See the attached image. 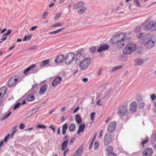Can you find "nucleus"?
Masks as SVG:
<instances>
[{"instance_id": "nucleus-28", "label": "nucleus", "mask_w": 156, "mask_h": 156, "mask_svg": "<svg viewBox=\"0 0 156 156\" xmlns=\"http://www.w3.org/2000/svg\"><path fill=\"white\" fill-rule=\"evenodd\" d=\"M7 89L6 87H3L0 88V92L5 95L6 94Z\"/></svg>"}, {"instance_id": "nucleus-22", "label": "nucleus", "mask_w": 156, "mask_h": 156, "mask_svg": "<svg viewBox=\"0 0 156 156\" xmlns=\"http://www.w3.org/2000/svg\"><path fill=\"white\" fill-rule=\"evenodd\" d=\"M65 29L64 28H62L60 29H57L55 31H54L52 32H50L48 33L49 34H57L59 32L62 31V30H64Z\"/></svg>"}, {"instance_id": "nucleus-20", "label": "nucleus", "mask_w": 156, "mask_h": 156, "mask_svg": "<svg viewBox=\"0 0 156 156\" xmlns=\"http://www.w3.org/2000/svg\"><path fill=\"white\" fill-rule=\"evenodd\" d=\"M85 127V126L84 124H82L79 126L78 129L77 131V133H79L80 132H83V131Z\"/></svg>"}, {"instance_id": "nucleus-24", "label": "nucleus", "mask_w": 156, "mask_h": 156, "mask_svg": "<svg viewBox=\"0 0 156 156\" xmlns=\"http://www.w3.org/2000/svg\"><path fill=\"white\" fill-rule=\"evenodd\" d=\"M106 151L108 155L113 153V148L111 146L108 147L106 149Z\"/></svg>"}, {"instance_id": "nucleus-52", "label": "nucleus", "mask_w": 156, "mask_h": 156, "mask_svg": "<svg viewBox=\"0 0 156 156\" xmlns=\"http://www.w3.org/2000/svg\"><path fill=\"white\" fill-rule=\"evenodd\" d=\"M25 127V126L24 124L23 123H21L19 126V128L20 129H24Z\"/></svg>"}, {"instance_id": "nucleus-45", "label": "nucleus", "mask_w": 156, "mask_h": 156, "mask_svg": "<svg viewBox=\"0 0 156 156\" xmlns=\"http://www.w3.org/2000/svg\"><path fill=\"white\" fill-rule=\"evenodd\" d=\"M148 141V139H145L141 143V144L143 146V147L144 146V145L146 143H147Z\"/></svg>"}, {"instance_id": "nucleus-1", "label": "nucleus", "mask_w": 156, "mask_h": 156, "mask_svg": "<svg viewBox=\"0 0 156 156\" xmlns=\"http://www.w3.org/2000/svg\"><path fill=\"white\" fill-rule=\"evenodd\" d=\"M126 35V33L125 32L116 34L111 38L110 41L112 44H117L120 48L124 45V40Z\"/></svg>"}, {"instance_id": "nucleus-10", "label": "nucleus", "mask_w": 156, "mask_h": 156, "mask_svg": "<svg viewBox=\"0 0 156 156\" xmlns=\"http://www.w3.org/2000/svg\"><path fill=\"white\" fill-rule=\"evenodd\" d=\"M137 108V104L136 101H134L131 103L129 106V110L131 112H134L136 111Z\"/></svg>"}, {"instance_id": "nucleus-29", "label": "nucleus", "mask_w": 156, "mask_h": 156, "mask_svg": "<svg viewBox=\"0 0 156 156\" xmlns=\"http://www.w3.org/2000/svg\"><path fill=\"white\" fill-rule=\"evenodd\" d=\"M86 9V8L85 7H83L80 9L78 11V13L79 14H82L84 12Z\"/></svg>"}, {"instance_id": "nucleus-17", "label": "nucleus", "mask_w": 156, "mask_h": 156, "mask_svg": "<svg viewBox=\"0 0 156 156\" xmlns=\"http://www.w3.org/2000/svg\"><path fill=\"white\" fill-rule=\"evenodd\" d=\"M108 47L107 44H105L101 46L97 50L98 52H100L102 51H104L108 49Z\"/></svg>"}, {"instance_id": "nucleus-51", "label": "nucleus", "mask_w": 156, "mask_h": 156, "mask_svg": "<svg viewBox=\"0 0 156 156\" xmlns=\"http://www.w3.org/2000/svg\"><path fill=\"white\" fill-rule=\"evenodd\" d=\"M12 30H9L6 33H5L4 34H3V36H5V35H6V36L7 35H8L9 34L11 33V32H12Z\"/></svg>"}, {"instance_id": "nucleus-40", "label": "nucleus", "mask_w": 156, "mask_h": 156, "mask_svg": "<svg viewBox=\"0 0 156 156\" xmlns=\"http://www.w3.org/2000/svg\"><path fill=\"white\" fill-rule=\"evenodd\" d=\"M95 113L94 112H92L90 115V119L91 120H93L94 118Z\"/></svg>"}, {"instance_id": "nucleus-25", "label": "nucleus", "mask_w": 156, "mask_h": 156, "mask_svg": "<svg viewBox=\"0 0 156 156\" xmlns=\"http://www.w3.org/2000/svg\"><path fill=\"white\" fill-rule=\"evenodd\" d=\"M67 129V125L66 123H65L62 126V133L63 135L65 134Z\"/></svg>"}, {"instance_id": "nucleus-63", "label": "nucleus", "mask_w": 156, "mask_h": 156, "mask_svg": "<svg viewBox=\"0 0 156 156\" xmlns=\"http://www.w3.org/2000/svg\"><path fill=\"white\" fill-rule=\"evenodd\" d=\"M16 131V129L14 130V131L13 132L11 133V137H12L13 136V135L15 133Z\"/></svg>"}, {"instance_id": "nucleus-21", "label": "nucleus", "mask_w": 156, "mask_h": 156, "mask_svg": "<svg viewBox=\"0 0 156 156\" xmlns=\"http://www.w3.org/2000/svg\"><path fill=\"white\" fill-rule=\"evenodd\" d=\"M75 118L76 122L79 125L81 124L82 122V120L79 115H75Z\"/></svg>"}, {"instance_id": "nucleus-5", "label": "nucleus", "mask_w": 156, "mask_h": 156, "mask_svg": "<svg viewBox=\"0 0 156 156\" xmlns=\"http://www.w3.org/2000/svg\"><path fill=\"white\" fill-rule=\"evenodd\" d=\"M118 114L120 117H122L127 115L128 113L127 105H122L119 106L118 108Z\"/></svg>"}, {"instance_id": "nucleus-13", "label": "nucleus", "mask_w": 156, "mask_h": 156, "mask_svg": "<svg viewBox=\"0 0 156 156\" xmlns=\"http://www.w3.org/2000/svg\"><path fill=\"white\" fill-rule=\"evenodd\" d=\"M62 80L61 77H57L54 80L52 83V86L53 87H55L57 85L60 83Z\"/></svg>"}, {"instance_id": "nucleus-57", "label": "nucleus", "mask_w": 156, "mask_h": 156, "mask_svg": "<svg viewBox=\"0 0 156 156\" xmlns=\"http://www.w3.org/2000/svg\"><path fill=\"white\" fill-rule=\"evenodd\" d=\"M143 34L142 33H141L140 34H138V35H137V36L139 38H141L143 37Z\"/></svg>"}, {"instance_id": "nucleus-16", "label": "nucleus", "mask_w": 156, "mask_h": 156, "mask_svg": "<svg viewBox=\"0 0 156 156\" xmlns=\"http://www.w3.org/2000/svg\"><path fill=\"white\" fill-rule=\"evenodd\" d=\"M48 88V86L46 85L43 86L40 89L39 94L41 95L44 94L47 91Z\"/></svg>"}, {"instance_id": "nucleus-26", "label": "nucleus", "mask_w": 156, "mask_h": 156, "mask_svg": "<svg viewBox=\"0 0 156 156\" xmlns=\"http://www.w3.org/2000/svg\"><path fill=\"white\" fill-rule=\"evenodd\" d=\"M34 99V96L32 94L29 95L27 96V101H33Z\"/></svg>"}, {"instance_id": "nucleus-19", "label": "nucleus", "mask_w": 156, "mask_h": 156, "mask_svg": "<svg viewBox=\"0 0 156 156\" xmlns=\"http://www.w3.org/2000/svg\"><path fill=\"white\" fill-rule=\"evenodd\" d=\"M69 142L68 140L64 141L62 145L61 148L62 151H64L66 148Z\"/></svg>"}, {"instance_id": "nucleus-14", "label": "nucleus", "mask_w": 156, "mask_h": 156, "mask_svg": "<svg viewBox=\"0 0 156 156\" xmlns=\"http://www.w3.org/2000/svg\"><path fill=\"white\" fill-rule=\"evenodd\" d=\"M65 58L63 55H60L58 56L55 60V62L56 63H60L62 62Z\"/></svg>"}, {"instance_id": "nucleus-15", "label": "nucleus", "mask_w": 156, "mask_h": 156, "mask_svg": "<svg viewBox=\"0 0 156 156\" xmlns=\"http://www.w3.org/2000/svg\"><path fill=\"white\" fill-rule=\"evenodd\" d=\"M36 66V65L35 64H33L31 65L28 68L26 69L23 72V73L26 75H28L29 74V72L30 70H33L34 69Z\"/></svg>"}, {"instance_id": "nucleus-56", "label": "nucleus", "mask_w": 156, "mask_h": 156, "mask_svg": "<svg viewBox=\"0 0 156 156\" xmlns=\"http://www.w3.org/2000/svg\"><path fill=\"white\" fill-rule=\"evenodd\" d=\"M69 151V149H66L64 151V154H63L64 156H65L66 154L68 153Z\"/></svg>"}, {"instance_id": "nucleus-4", "label": "nucleus", "mask_w": 156, "mask_h": 156, "mask_svg": "<svg viewBox=\"0 0 156 156\" xmlns=\"http://www.w3.org/2000/svg\"><path fill=\"white\" fill-rule=\"evenodd\" d=\"M20 82L19 77L14 76L11 77L7 82V86L9 87H14Z\"/></svg>"}, {"instance_id": "nucleus-54", "label": "nucleus", "mask_w": 156, "mask_h": 156, "mask_svg": "<svg viewBox=\"0 0 156 156\" xmlns=\"http://www.w3.org/2000/svg\"><path fill=\"white\" fill-rule=\"evenodd\" d=\"M48 15V12H46L43 15V18H44V19H46L47 18Z\"/></svg>"}, {"instance_id": "nucleus-27", "label": "nucleus", "mask_w": 156, "mask_h": 156, "mask_svg": "<svg viewBox=\"0 0 156 156\" xmlns=\"http://www.w3.org/2000/svg\"><path fill=\"white\" fill-rule=\"evenodd\" d=\"M11 113V112H10L8 113H6L4 116L1 118V121H3L5 119L8 118V117L10 115Z\"/></svg>"}, {"instance_id": "nucleus-30", "label": "nucleus", "mask_w": 156, "mask_h": 156, "mask_svg": "<svg viewBox=\"0 0 156 156\" xmlns=\"http://www.w3.org/2000/svg\"><path fill=\"white\" fill-rule=\"evenodd\" d=\"M49 62V60H46L42 62L40 64L41 66H43L47 64Z\"/></svg>"}, {"instance_id": "nucleus-8", "label": "nucleus", "mask_w": 156, "mask_h": 156, "mask_svg": "<svg viewBox=\"0 0 156 156\" xmlns=\"http://www.w3.org/2000/svg\"><path fill=\"white\" fill-rule=\"evenodd\" d=\"M117 123L116 122H112L108 125L107 130L108 132L112 133L115 130L116 126Z\"/></svg>"}, {"instance_id": "nucleus-31", "label": "nucleus", "mask_w": 156, "mask_h": 156, "mask_svg": "<svg viewBox=\"0 0 156 156\" xmlns=\"http://www.w3.org/2000/svg\"><path fill=\"white\" fill-rule=\"evenodd\" d=\"M122 67V66H119L116 67H114L112 68V70L111 71L112 72H113L115 71L117 69H121Z\"/></svg>"}, {"instance_id": "nucleus-41", "label": "nucleus", "mask_w": 156, "mask_h": 156, "mask_svg": "<svg viewBox=\"0 0 156 156\" xmlns=\"http://www.w3.org/2000/svg\"><path fill=\"white\" fill-rule=\"evenodd\" d=\"M99 143L98 142H95L94 144V148L95 150H96L98 149V147L99 146Z\"/></svg>"}, {"instance_id": "nucleus-47", "label": "nucleus", "mask_w": 156, "mask_h": 156, "mask_svg": "<svg viewBox=\"0 0 156 156\" xmlns=\"http://www.w3.org/2000/svg\"><path fill=\"white\" fill-rule=\"evenodd\" d=\"M134 2L136 4V6L137 7H140V2H139V0H134Z\"/></svg>"}, {"instance_id": "nucleus-42", "label": "nucleus", "mask_w": 156, "mask_h": 156, "mask_svg": "<svg viewBox=\"0 0 156 156\" xmlns=\"http://www.w3.org/2000/svg\"><path fill=\"white\" fill-rule=\"evenodd\" d=\"M145 106V103L144 102H141L140 103L139 107L140 108H143Z\"/></svg>"}, {"instance_id": "nucleus-39", "label": "nucleus", "mask_w": 156, "mask_h": 156, "mask_svg": "<svg viewBox=\"0 0 156 156\" xmlns=\"http://www.w3.org/2000/svg\"><path fill=\"white\" fill-rule=\"evenodd\" d=\"M61 13H58L56 14V16L55 18V20H58L61 16Z\"/></svg>"}, {"instance_id": "nucleus-44", "label": "nucleus", "mask_w": 156, "mask_h": 156, "mask_svg": "<svg viewBox=\"0 0 156 156\" xmlns=\"http://www.w3.org/2000/svg\"><path fill=\"white\" fill-rule=\"evenodd\" d=\"M37 47L36 45H33L29 48V50H35L37 49Z\"/></svg>"}, {"instance_id": "nucleus-2", "label": "nucleus", "mask_w": 156, "mask_h": 156, "mask_svg": "<svg viewBox=\"0 0 156 156\" xmlns=\"http://www.w3.org/2000/svg\"><path fill=\"white\" fill-rule=\"evenodd\" d=\"M77 57L79 58V60L80 61L79 65L80 69L81 70L87 69L91 62L90 58H86L82 60L84 56L80 54H78Z\"/></svg>"}, {"instance_id": "nucleus-64", "label": "nucleus", "mask_w": 156, "mask_h": 156, "mask_svg": "<svg viewBox=\"0 0 156 156\" xmlns=\"http://www.w3.org/2000/svg\"><path fill=\"white\" fill-rule=\"evenodd\" d=\"M74 141H75L74 138H72L71 139V140H70V143H73L74 142Z\"/></svg>"}, {"instance_id": "nucleus-61", "label": "nucleus", "mask_w": 156, "mask_h": 156, "mask_svg": "<svg viewBox=\"0 0 156 156\" xmlns=\"http://www.w3.org/2000/svg\"><path fill=\"white\" fill-rule=\"evenodd\" d=\"M79 109V106L77 107L73 111V112L74 113H76L78 110Z\"/></svg>"}, {"instance_id": "nucleus-11", "label": "nucleus", "mask_w": 156, "mask_h": 156, "mask_svg": "<svg viewBox=\"0 0 156 156\" xmlns=\"http://www.w3.org/2000/svg\"><path fill=\"white\" fill-rule=\"evenodd\" d=\"M153 153V149L151 148H146L143 153V156H151Z\"/></svg>"}, {"instance_id": "nucleus-9", "label": "nucleus", "mask_w": 156, "mask_h": 156, "mask_svg": "<svg viewBox=\"0 0 156 156\" xmlns=\"http://www.w3.org/2000/svg\"><path fill=\"white\" fill-rule=\"evenodd\" d=\"M112 135L110 134H106L104 136V143L105 145H109L112 141Z\"/></svg>"}, {"instance_id": "nucleus-12", "label": "nucleus", "mask_w": 156, "mask_h": 156, "mask_svg": "<svg viewBox=\"0 0 156 156\" xmlns=\"http://www.w3.org/2000/svg\"><path fill=\"white\" fill-rule=\"evenodd\" d=\"M155 45V42L150 39L147 41L145 43V47L146 48L150 49L153 47Z\"/></svg>"}, {"instance_id": "nucleus-33", "label": "nucleus", "mask_w": 156, "mask_h": 156, "mask_svg": "<svg viewBox=\"0 0 156 156\" xmlns=\"http://www.w3.org/2000/svg\"><path fill=\"white\" fill-rule=\"evenodd\" d=\"M96 48L95 46H92L90 49V51L92 54L94 53L96 50Z\"/></svg>"}, {"instance_id": "nucleus-36", "label": "nucleus", "mask_w": 156, "mask_h": 156, "mask_svg": "<svg viewBox=\"0 0 156 156\" xmlns=\"http://www.w3.org/2000/svg\"><path fill=\"white\" fill-rule=\"evenodd\" d=\"M37 128H45L46 127V126L44 125H41V124H38L36 126Z\"/></svg>"}, {"instance_id": "nucleus-49", "label": "nucleus", "mask_w": 156, "mask_h": 156, "mask_svg": "<svg viewBox=\"0 0 156 156\" xmlns=\"http://www.w3.org/2000/svg\"><path fill=\"white\" fill-rule=\"evenodd\" d=\"M10 134H8L7 136H6L4 138V141L5 142H6L8 139L9 138V137H10Z\"/></svg>"}, {"instance_id": "nucleus-32", "label": "nucleus", "mask_w": 156, "mask_h": 156, "mask_svg": "<svg viewBox=\"0 0 156 156\" xmlns=\"http://www.w3.org/2000/svg\"><path fill=\"white\" fill-rule=\"evenodd\" d=\"M31 38V36L30 35H25L24 38L23 40V41H25L30 40Z\"/></svg>"}, {"instance_id": "nucleus-35", "label": "nucleus", "mask_w": 156, "mask_h": 156, "mask_svg": "<svg viewBox=\"0 0 156 156\" xmlns=\"http://www.w3.org/2000/svg\"><path fill=\"white\" fill-rule=\"evenodd\" d=\"M141 29V27L140 26H138L135 28L134 29V31L136 33H138L140 31Z\"/></svg>"}, {"instance_id": "nucleus-38", "label": "nucleus", "mask_w": 156, "mask_h": 156, "mask_svg": "<svg viewBox=\"0 0 156 156\" xmlns=\"http://www.w3.org/2000/svg\"><path fill=\"white\" fill-rule=\"evenodd\" d=\"M144 63L143 61L141 59L138 60L137 61V64L138 65H140L143 64Z\"/></svg>"}, {"instance_id": "nucleus-23", "label": "nucleus", "mask_w": 156, "mask_h": 156, "mask_svg": "<svg viewBox=\"0 0 156 156\" xmlns=\"http://www.w3.org/2000/svg\"><path fill=\"white\" fill-rule=\"evenodd\" d=\"M76 125L73 123L70 124L69 126V131L71 132H73L75 130Z\"/></svg>"}, {"instance_id": "nucleus-55", "label": "nucleus", "mask_w": 156, "mask_h": 156, "mask_svg": "<svg viewBox=\"0 0 156 156\" xmlns=\"http://www.w3.org/2000/svg\"><path fill=\"white\" fill-rule=\"evenodd\" d=\"M93 141L92 140L90 143V145H89V149H91L92 147V146H93Z\"/></svg>"}, {"instance_id": "nucleus-60", "label": "nucleus", "mask_w": 156, "mask_h": 156, "mask_svg": "<svg viewBox=\"0 0 156 156\" xmlns=\"http://www.w3.org/2000/svg\"><path fill=\"white\" fill-rule=\"evenodd\" d=\"M101 71H102V69H99V70H98V75L99 76L101 74Z\"/></svg>"}, {"instance_id": "nucleus-18", "label": "nucleus", "mask_w": 156, "mask_h": 156, "mask_svg": "<svg viewBox=\"0 0 156 156\" xmlns=\"http://www.w3.org/2000/svg\"><path fill=\"white\" fill-rule=\"evenodd\" d=\"M84 5V3L82 1L79 2L76 4L74 6V9H78L82 7Z\"/></svg>"}, {"instance_id": "nucleus-43", "label": "nucleus", "mask_w": 156, "mask_h": 156, "mask_svg": "<svg viewBox=\"0 0 156 156\" xmlns=\"http://www.w3.org/2000/svg\"><path fill=\"white\" fill-rule=\"evenodd\" d=\"M151 98L152 101H154L156 98V96L154 94L151 95Z\"/></svg>"}, {"instance_id": "nucleus-34", "label": "nucleus", "mask_w": 156, "mask_h": 156, "mask_svg": "<svg viewBox=\"0 0 156 156\" xmlns=\"http://www.w3.org/2000/svg\"><path fill=\"white\" fill-rule=\"evenodd\" d=\"M82 150L81 149H79L77 150L75 154L79 155V156H80L82 154Z\"/></svg>"}, {"instance_id": "nucleus-48", "label": "nucleus", "mask_w": 156, "mask_h": 156, "mask_svg": "<svg viewBox=\"0 0 156 156\" xmlns=\"http://www.w3.org/2000/svg\"><path fill=\"white\" fill-rule=\"evenodd\" d=\"M102 102L101 101V100L100 99H99L97 101L96 104L97 105L102 106Z\"/></svg>"}, {"instance_id": "nucleus-3", "label": "nucleus", "mask_w": 156, "mask_h": 156, "mask_svg": "<svg viewBox=\"0 0 156 156\" xmlns=\"http://www.w3.org/2000/svg\"><path fill=\"white\" fill-rule=\"evenodd\" d=\"M136 45L133 43H129L123 49L122 52L124 54H129L132 53L136 49Z\"/></svg>"}, {"instance_id": "nucleus-50", "label": "nucleus", "mask_w": 156, "mask_h": 156, "mask_svg": "<svg viewBox=\"0 0 156 156\" xmlns=\"http://www.w3.org/2000/svg\"><path fill=\"white\" fill-rule=\"evenodd\" d=\"M20 105V103H17L16 105H14V110H15L18 108Z\"/></svg>"}, {"instance_id": "nucleus-37", "label": "nucleus", "mask_w": 156, "mask_h": 156, "mask_svg": "<svg viewBox=\"0 0 156 156\" xmlns=\"http://www.w3.org/2000/svg\"><path fill=\"white\" fill-rule=\"evenodd\" d=\"M62 25V23H56L51 26L52 27H56L61 26Z\"/></svg>"}, {"instance_id": "nucleus-58", "label": "nucleus", "mask_w": 156, "mask_h": 156, "mask_svg": "<svg viewBox=\"0 0 156 156\" xmlns=\"http://www.w3.org/2000/svg\"><path fill=\"white\" fill-rule=\"evenodd\" d=\"M3 37L1 39L2 41H4L6 40L7 38V37L6 35L3 36V35H2Z\"/></svg>"}, {"instance_id": "nucleus-6", "label": "nucleus", "mask_w": 156, "mask_h": 156, "mask_svg": "<svg viewBox=\"0 0 156 156\" xmlns=\"http://www.w3.org/2000/svg\"><path fill=\"white\" fill-rule=\"evenodd\" d=\"M75 57L74 54L72 53H69L67 55L65 59V62L66 64L68 65L73 61Z\"/></svg>"}, {"instance_id": "nucleus-62", "label": "nucleus", "mask_w": 156, "mask_h": 156, "mask_svg": "<svg viewBox=\"0 0 156 156\" xmlns=\"http://www.w3.org/2000/svg\"><path fill=\"white\" fill-rule=\"evenodd\" d=\"M37 28V26H35L33 27H32L31 28V30H35Z\"/></svg>"}, {"instance_id": "nucleus-53", "label": "nucleus", "mask_w": 156, "mask_h": 156, "mask_svg": "<svg viewBox=\"0 0 156 156\" xmlns=\"http://www.w3.org/2000/svg\"><path fill=\"white\" fill-rule=\"evenodd\" d=\"M49 128L52 130L54 133L55 131V129L52 125H50Z\"/></svg>"}, {"instance_id": "nucleus-59", "label": "nucleus", "mask_w": 156, "mask_h": 156, "mask_svg": "<svg viewBox=\"0 0 156 156\" xmlns=\"http://www.w3.org/2000/svg\"><path fill=\"white\" fill-rule=\"evenodd\" d=\"M82 80L84 82H87L88 81V79L87 78H84L82 79Z\"/></svg>"}, {"instance_id": "nucleus-7", "label": "nucleus", "mask_w": 156, "mask_h": 156, "mask_svg": "<svg viewBox=\"0 0 156 156\" xmlns=\"http://www.w3.org/2000/svg\"><path fill=\"white\" fill-rule=\"evenodd\" d=\"M143 28L145 30H148L152 27H154V23L153 21L147 20L143 25Z\"/></svg>"}, {"instance_id": "nucleus-46", "label": "nucleus", "mask_w": 156, "mask_h": 156, "mask_svg": "<svg viewBox=\"0 0 156 156\" xmlns=\"http://www.w3.org/2000/svg\"><path fill=\"white\" fill-rule=\"evenodd\" d=\"M38 108H36L31 110L30 112H31V113L33 114H34V113L37 112L38 111Z\"/></svg>"}]
</instances>
